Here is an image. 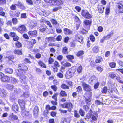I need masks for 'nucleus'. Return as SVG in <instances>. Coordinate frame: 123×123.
I'll return each instance as SVG.
<instances>
[{
    "label": "nucleus",
    "instance_id": "f257e3e1",
    "mask_svg": "<svg viewBox=\"0 0 123 123\" xmlns=\"http://www.w3.org/2000/svg\"><path fill=\"white\" fill-rule=\"evenodd\" d=\"M76 71L75 67H73L69 69L67 72L65 76L67 78L69 79L73 76Z\"/></svg>",
    "mask_w": 123,
    "mask_h": 123
},
{
    "label": "nucleus",
    "instance_id": "f03ea898",
    "mask_svg": "<svg viewBox=\"0 0 123 123\" xmlns=\"http://www.w3.org/2000/svg\"><path fill=\"white\" fill-rule=\"evenodd\" d=\"M19 103L20 105L21 110L22 114L24 115L28 116V112L26 111L25 108V102L22 100H18Z\"/></svg>",
    "mask_w": 123,
    "mask_h": 123
},
{
    "label": "nucleus",
    "instance_id": "7ed1b4c3",
    "mask_svg": "<svg viewBox=\"0 0 123 123\" xmlns=\"http://www.w3.org/2000/svg\"><path fill=\"white\" fill-rule=\"evenodd\" d=\"M61 106L63 108H67L68 111L70 112H71L73 107L72 104L71 102L61 104Z\"/></svg>",
    "mask_w": 123,
    "mask_h": 123
},
{
    "label": "nucleus",
    "instance_id": "20e7f679",
    "mask_svg": "<svg viewBox=\"0 0 123 123\" xmlns=\"http://www.w3.org/2000/svg\"><path fill=\"white\" fill-rule=\"evenodd\" d=\"M81 15L84 18L88 19L92 17L91 15L86 10H83L81 12Z\"/></svg>",
    "mask_w": 123,
    "mask_h": 123
},
{
    "label": "nucleus",
    "instance_id": "39448f33",
    "mask_svg": "<svg viewBox=\"0 0 123 123\" xmlns=\"http://www.w3.org/2000/svg\"><path fill=\"white\" fill-rule=\"evenodd\" d=\"M82 85L83 88L85 91L87 92H91L92 91L91 87L89 85L85 83H83Z\"/></svg>",
    "mask_w": 123,
    "mask_h": 123
},
{
    "label": "nucleus",
    "instance_id": "423d86ee",
    "mask_svg": "<svg viewBox=\"0 0 123 123\" xmlns=\"http://www.w3.org/2000/svg\"><path fill=\"white\" fill-rule=\"evenodd\" d=\"M92 22L90 20H85L83 22L84 26L85 27L87 26V29L89 30L90 28V26L91 25Z\"/></svg>",
    "mask_w": 123,
    "mask_h": 123
},
{
    "label": "nucleus",
    "instance_id": "0eeeda50",
    "mask_svg": "<svg viewBox=\"0 0 123 123\" xmlns=\"http://www.w3.org/2000/svg\"><path fill=\"white\" fill-rule=\"evenodd\" d=\"M75 38L77 41L81 43H83V38L82 36H80L78 34L76 35Z\"/></svg>",
    "mask_w": 123,
    "mask_h": 123
},
{
    "label": "nucleus",
    "instance_id": "6e6552de",
    "mask_svg": "<svg viewBox=\"0 0 123 123\" xmlns=\"http://www.w3.org/2000/svg\"><path fill=\"white\" fill-rule=\"evenodd\" d=\"M28 79L25 75H23L20 77V80L22 83L25 84H26L27 81Z\"/></svg>",
    "mask_w": 123,
    "mask_h": 123
},
{
    "label": "nucleus",
    "instance_id": "1a4fd4ad",
    "mask_svg": "<svg viewBox=\"0 0 123 123\" xmlns=\"http://www.w3.org/2000/svg\"><path fill=\"white\" fill-rule=\"evenodd\" d=\"M1 80L3 82H10V77L4 76L1 78Z\"/></svg>",
    "mask_w": 123,
    "mask_h": 123
},
{
    "label": "nucleus",
    "instance_id": "9d476101",
    "mask_svg": "<svg viewBox=\"0 0 123 123\" xmlns=\"http://www.w3.org/2000/svg\"><path fill=\"white\" fill-rule=\"evenodd\" d=\"M18 29L20 31V32H22L26 31L27 29L25 25H22L18 27Z\"/></svg>",
    "mask_w": 123,
    "mask_h": 123
},
{
    "label": "nucleus",
    "instance_id": "9b49d317",
    "mask_svg": "<svg viewBox=\"0 0 123 123\" xmlns=\"http://www.w3.org/2000/svg\"><path fill=\"white\" fill-rule=\"evenodd\" d=\"M63 31L64 34L66 35H69L72 33V31L70 30L67 28L63 29Z\"/></svg>",
    "mask_w": 123,
    "mask_h": 123
},
{
    "label": "nucleus",
    "instance_id": "f8f14e48",
    "mask_svg": "<svg viewBox=\"0 0 123 123\" xmlns=\"http://www.w3.org/2000/svg\"><path fill=\"white\" fill-rule=\"evenodd\" d=\"M37 31L36 30H34L33 31H29L28 32L29 35L31 37H35L37 36Z\"/></svg>",
    "mask_w": 123,
    "mask_h": 123
},
{
    "label": "nucleus",
    "instance_id": "ddd939ff",
    "mask_svg": "<svg viewBox=\"0 0 123 123\" xmlns=\"http://www.w3.org/2000/svg\"><path fill=\"white\" fill-rule=\"evenodd\" d=\"M37 25V22L35 21H31L30 22V26L31 28L32 29L34 28Z\"/></svg>",
    "mask_w": 123,
    "mask_h": 123
},
{
    "label": "nucleus",
    "instance_id": "4468645a",
    "mask_svg": "<svg viewBox=\"0 0 123 123\" xmlns=\"http://www.w3.org/2000/svg\"><path fill=\"white\" fill-rule=\"evenodd\" d=\"M25 73V71L23 70L22 68L18 70V72H17L18 75L19 76H20L21 77L23 76V75Z\"/></svg>",
    "mask_w": 123,
    "mask_h": 123
},
{
    "label": "nucleus",
    "instance_id": "2eb2a0df",
    "mask_svg": "<svg viewBox=\"0 0 123 123\" xmlns=\"http://www.w3.org/2000/svg\"><path fill=\"white\" fill-rule=\"evenodd\" d=\"M96 81V78L94 76H92L89 80V83L92 84L93 83L95 82Z\"/></svg>",
    "mask_w": 123,
    "mask_h": 123
},
{
    "label": "nucleus",
    "instance_id": "dca6fc26",
    "mask_svg": "<svg viewBox=\"0 0 123 123\" xmlns=\"http://www.w3.org/2000/svg\"><path fill=\"white\" fill-rule=\"evenodd\" d=\"M16 5L20 7L21 8H23L24 7L23 5L21 2H18L17 4L12 5L10 6V8H16Z\"/></svg>",
    "mask_w": 123,
    "mask_h": 123
},
{
    "label": "nucleus",
    "instance_id": "f3484780",
    "mask_svg": "<svg viewBox=\"0 0 123 123\" xmlns=\"http://www.w3.org/2000/svg\"><path fill=\"white\" fill-rule=\"evenodd\" d=\"M38 109L37 107H35L33 110V115L35 117H37L38 114Z\"/></svg>",
    "mask_w": 123,
    "mask_h": 123
},
{
    "label": "nucleus",
    "instance_id": "a211bd4d",
    "mask_svg": "<svg viewBox=\"0 0 123 123\" xmlns=\"http://www.w3.org/2000/svg\"><path fill=\"white\" fill-rule=\"evenodd\" d=\"M36 43V41L35 39H32L30 41H29V44L30 45V48H32Z\"/></svg>",
    "mask_w": 123,
    "mask_h": 123
},
{
    "label": "nucleus",
    "instance_id": "6ab92c4d",
    "mask_svg": "<svg viewBox=\"0 0 123 123\" xmlns=\"http://www.w3.org/2000/svg\"><path fill=\"white\" fill-rule=\"evenodd\" d=\"M53 2L54 4L55 5H61L62 4V2L61 0H54Z\"/></svg>",
    "mask_w": 123,
    "mask_h": 123
},
{
    "label": "nucleus",
    "instance_id": "aec40b11",
    "mask_svg": "<svg viewBox=\"0 0 123 123\" xmlns=\"http://www.w3.org/2000/svg\"><path fill=\"white\" fill-rule=\"evenodd\" d=\"M12 109L15 112L18 111L19 108L18 105L16 104L13 105L12 106Z\"/></svg>",
    "mask_w": 123,
    "mask_h": 123
},
{
    "label": "nucleus",
    "instance_id": "412c9836",
    "mask_svg": "<svg viewBox=\"0 0 123 123\" xmlns=\"http://www.w3.org/2000/svg\"><path fill=\"white\" fill-rule=\"evenodd\" d=\"M68 48L65 46L63 47L62 49V53L64 54H68Z\"/></svg>",
    "mask_w": 123,
    "mask_h": 123
},
{
    "label": "nucleus",
    "instance_id": "4be33fe9",
    "mask_svg": "<svg viewBox=\"0 0 123 123\" xmlns=\"http://www.w3.org/2000/svg\"><path fill=\"white\" fill-rule=\"evenodd\" d=\"M5 87L8 89L12 90L13 88V85L7 84L5 85Z\"/></svg>",
    "mask_w": 123,
    "mask_h": 123
},
{
    "label": "nucleus",
    "instance_id": "5701e85b",
    "mask_svg": "<svg viewBox=\"0 0 123 123\" xmlns=\"http://www.w3.org/2000/svg\"><path fill=\"white\" fill-rule=\"evenodd\" d=\"M12 72V69L9 68L6 69L5 70V72L6 74H11Z\"/></svg>",
    "mask_w": 123,
    "mask_h": 123
},
{
    "label": "nucleus",
    "instance_id": "b1692460",
    "mask_svg": "<svg viewBox=\"0 0 123 123\" xmlns=\"http://www.w3.org/2000/svg\"><path fill=\"white\" fill-rule=\"evenodd\" d=\"M84 97L85 98V102L87 104H88L91 101L90 97H88V98H86L85 96H84Z\"/></svg>",
    "mask_w": 123,
    "mask_h": 123
},
{
    "label": "nucleus",
    "instance_id": "393cba45",
    "mask_svg": "<svg viewBox=\"0 0 123 123\" xmlns=\"http://www.w3.org/2000/svg\"><path fill=\"white\" fill-rule=\"evenodd\" d=\"M7 58L9 60V62L10 63H12V60H13L14 58V57L12 55H10L8 56Z\"/></svg>",
    "mask_w": 123,
    "mask_h": 123
},
{
    "label": "nucleus",
    "instance_id": "a878e982",
    "mask_svg": "<svg viewBox=\"0 0 123 123\" xmlns=\"http://www.w3.org/2000/svg\"><path fill=\"white\" fill-rule=\"evenodd\" d=\"M84 52L82 50H81L79 51L77 54L76 55L78 57H80L82 56L84 54Z\"/></svg>",
    "mask_w": 123,
    "mask_h": 123
},
{
    "label": "nucleus",
    "instance_id": "bb28decb",
    "mask_svg": "<svg viewBox=\"0 0 123 123\" xmlns=\"http://www.w3.org/2000/svg\"><path fill=\"white\" fill-rule=\"evenodd\" d=\"M14 52L15 54L19 55H21L22 54V51L19 50H15L14 51Z\"/></svg>",
    "mask_w": 123,
    "mask_h": 123
},
{
    "label": "nucleus",
    "instance_id": "cd10ccee",
    "mask_svg": "<svg viewBox=\"0 0 123 123\" xmlns=\"http://www.w3.org/2000/svg\"><path fill=\"white\" fill-rule=\"evenodd\" d=\"M92 50L94 52L97 53L99 51L98 47L97 46H94Z\"/></svg>",
    "mask_w": 123,
    "mask_h": 123
},
{
    "label": "nucleus",
    "instance_id": "c85d7f7f",
    "mask_svg": "<svg viewBox=\"0 0 123 123\" xmlns=\"http://www.w3.org/2000/svg\"><path fill=\"white\" fill-rule=\"evenodd\" d=\"M116 12L117 13H123V8H117L116 9Z\"/></svg>",
    "mask_w": 123,
    "mask_h": 123
},
{
    "label": "nucleus",
    "instance_id": "c756f323",
    "mask_svg": "<svg viewBox=\"0 0 123 123\" xmlns=\"http://www.w3.org/2000/svg\"><path fill=\"white\" fill-rule=\"evenodd\" d=\"M86 92L85 94L84 95L88 97H90L92 96V93L91 92Z\"/></svg>",
    "mask_w": 123,
    "mask_h": 123
},
{
    "label": "nucleus",
    "instance_id": "7c9ffc66",
    "mask_svg": "<svg viewBox=\"0 0 123 123\" xmlns=\"http://www.w3.org/2000/svg\"><path fill=\"white\" fill-rule=\"evenodd\" d=\"M91 117L92 119L93 120L96 121L97 119L98 116L96 114L92 115Z\"/></svg>",
    "mask_w": 123,
    "mask_h": 123
},
{
    "label": "nucleus",
    "instance_id": "2f4dec72",
    "mask_svg": "<svg viewBox=\"0 0 123 123\" xmlns=\"http://www.w3.org/2000/svg\"><path fill=\"white\" fill-rule=\"evenodd\" d=\"M60 94L61 96H67V94L65 91L62 90L61 91Z\"/></svg>",
    "mask_w": 123,
    "mask_h": 123
},
{
    "label": "nucleus",
    "instance_id": "473e14b6",
    "mask_svg": "<svg viewBox=\"0 0 123 123\" xmlns=\"http://www.w3.org/2000/svg\"><path fill=\"white\" fill-rule=\"evenodd\" d=\"M38 63L39 65L41 67L44 68H46V66L41 61H40L38 62Z\"/></svg>",
    "mask_w": 123,
    "mask_h": 123
},
{
    "label": "nucleus",
    "instance_id": "72a5a7b5",
    "mask_svg": "<svg viewBox=\"0 0 123 123\" xmlns=\"http://www.w3.org/2000/svg\"><path fill=\"white\" fill-rule=\"evenodd\" d=\"M113 34V33H111L109 34H108L106 36H104V37H105V40H107V39L110 38L111 36Z\"/></svg>",
    "mask_w": 123,
    "mask_h": 123
},
{
    "label": "nucleus",
    "instance_id": "f704fd0d",
    "mask_svg": "<svg viewBox=\"0 0 123 123\" xmlns=\"http://www.w3.org/2000/svg\"><path fill=\"white\" fill-rule=\"evenodd\" d=\"M79 113L82 116H83L85 115V112L81 109H80L79 110Z\"/></svg>",
    "mask_w": 123,
    "mask_h": 123
},
{
    "label": "nucleus",
    "instance_id": "c9c22d12",
    "mask_svg": "<svg viewBox=\"0 0 123 123\" xmlns=\"http://www.w3.org/2000/svg\"><path fill=\"white\" fill-rule=\"evenodd\" d=\"M57 76L59 78H62L63 77V75L62 73L59 72L57 73Z\"/></svg>",
    "mask_w": 123,
    "mask_h": 123
},
{
    "label": "nucleus",
    "instance_id": "e433bc0d",
    "mask_svg": "<svg viewBox=\"0 0 123 123\" xmlns=\"http://www.w3.org/2000/svg\"><path fill=\"white\" fill-rule=\"evenodd\" d=\"M58 95V93H56L52 96V98L54 99L55 101H57V97Z\"/></svg>",
    "mask_w": 123,
    "mask_h": 123
},
{
    "label": "nucleus",
    "instance_id": "4c0bfd02",
    "mask_svg": "<svg viewBox=\"0 0 123 123\" xmlns=\"http://www.w3.org/2000/svg\"><path fill=\"white\" fill-rule=\"evenodd\" d=\"M61 87L63 89H69V87L65 84H62L61 86Z\"/></svg>",
    "mask_w": 123,
    "mask_h": 123
},
{
    "label": "nucleus",
    "instance_id": "58836bf2",
    "mask_svg": "<svg viewBox=\"0 0 123 123\" xmlns=\"http://www.w3.org/2000/svg\"><path fill=\"white\" fill-rule=\"evenodd\" d=\"M116 79L119 82L123 84V81L121 80H120V77L118 75H117V76H116Z\"/></svg>",
    "mask_w": 123,
    "mask_h": 123
},
{
    "label": "nucleus",
    "instance_id": "ea45409f",
    "mask_svg": "<svg viewBox=\"0 0 123 123\" xmlns=\"http://www.w3.org/2000/svg\"><path fill=\"white\" fill-rule=\"evenodd\" d=\"M74 116L77 118H79L80 117V115L77 113V111L76 110L74 111Z\"/></svg>",
    "mask_w": 123,
    "mask_h": 123
},
{
    "label": "nucleus",
    "instance_id": "a19ab883",
    "mask_svg": "<svg viewBox=\"0 0 123 123\" xmlns=\"http://www.w3.org/2000/svg\"><path fill=\"white\" fill-rule=\"evenodd\" d=\"M11 80L12 82L13 83H15L17 82V80L16 79L10 77V81Z\"/></svg>",
    "mask_w": 123,
    "mask_h": 123
},
{
    "label": "nucleus",
    "instance_id": "79ce46f5",
    "mask_svg": "<svg viewBox=\"0 0 123 123\" xmlns=\"http://www.w3.org/2000/svg\"><path fill=\"white\" fill-rule=\"evenodd\" d=\"M67 58L69 60H72L74 59V56L71 55H68L66 56Z\"/></svg>",
    "mask_w": 123,
    "mask_h": 123
},
{
    "label": "nucleus",
    "instance_id": "37998d69",
    "mask_svg": "<svg viewBox=\"0 0 123 123\" xmlns=\"http://www.w3.org/2000/svg\"><path fill=\"white\" fill-rule=\"evenodd\" d=\"M12 116L11 117V119L12 120H17L18 119V117L16 115H13V114L12 113Z\"/></svg>",
    "mask_w": 123,
    "mask_h": 123
},
{
    "label": "nucleus",
    "instance_id": "c03bdc74",
    "mask_svg": "<svg viewBox=\"0 0 123 123\" xmlns=\"http://www.w3.org/2000/svg\"><path fill=\"white\" fill-rule=\"evenodd\" d=\"M82 70V67L80 66L78 68L77 71L78 73H81V72Z\"/></svg>",
    "mask_w": 123,
    "mask_h": 123
},
{
    "label": "nucleus",
    "instance_id": "a18cd8bd",
    "mask_svg": "<svg viewBox=\"0 0 123 123\" xmlns=\"http://www.w3.org/2000/svg\"><path fill=\"white\" fill-rule=\"evenodd\" d=\"M16 46L18 48H19L21 47V43L19 42H17L15 43Z\"/></svg>",
    "mask_w": 123,
    "mask_h": 123
},
{
    "label": "nucleus",
    "instance_id": "49530a36",
    "mask_svg": "<svg viewBox=\"0 0 123 123\" xmlns=\"http://www.w3.org/2000/svg\"><path fill=\"white\" fill-rule=\"evenodd\" d=\"M52 23L54 25H56L58 23L57 21L54 19H52L51 21Z\"/></svg>",
    "mask_w": 123,
    "mask_h": 123
},
{
    "label": "nucleus",
    "instance_id": "de8ad7c7",
    "mask_svg": "<svg viewBox=\"0 0 123 123\" xmlns=\"http://www.w3.org/2000/svg\"><path fill=\"white\" fill-rule=\"evenodd\" d=\"M109 75L110 77L112 78H114L116 76V75L114 73H110Z\"/></svg>",
    "mask_w": 123,
    "mask_h": 123
},
{
    "label": "nucleus",
    "instance_id": "09e8293b",
    "mask_svg": "<svg viewBox=\"0 0 123 123\" xmlns=\"http://www.w3.org/2000/svg\"><path fill=\"white\" fill-rule=\"evenodd\" d=\"M109 65L111 67L113 68L115 66L116 63L115 62H112L110 63Z\"/></svg>",
    "mask_w": 123,
    "mask_h": 123
},
{
    "label": "nucleus",
    "instance_id": "8fccbe9b",
    "mask_svg": "<svg viewBox=\"0 0 123 123\" xmlns=\"http://www.w3.org/2000/svg\"><path fill=\"white\" fill-rule=\"evenodd\" d=\"M102 61V58L101 57H99L96 59V63H100Z\"/></svg>",
    "mask_w": 123,
    "mask_h": 123
},
{
    "label": "nucleus",
    "instance_id": "3c124183",
    "mask_svg": "<svg viewBox=\"0 0 123 123\" xmlns=\"http://www.w3.org/2000/svg\"><path fill=\"white\" fill-rule=\"evenodd\" d=\"M54 39V38L52 37H46L45 39L49 42L51 41Z\"/></svg>",
    "mask_w": 123,
    "mask_h": 123
},
{
    "label": "nucleus",
    "instance_id": "603ef678",
    "mask_svg": "<svg viewBox=\"0 0 123 123\" xmlns=\"http://www.w3.org/2000/svg\"><path fill=\"white\" fill-rule=\"evenodd\" d=\"M90 40L92 42H94L95 40L94 37L92 35H91L90 37Z\"/></svg>",
    "mask_w": 123,
    "mask_h": 123
},
{
    "label": "nucleus",
    "instance_id": "864d4df0",
    "mask_svg": "<svg viewBox=\"0 0 123 123\" xmlns=\"http://www.w3.org/2000/svg\"><path fill=\"white\" fill-rule=\"evenodd\" d=\"M76 89L78 92H81L82 91V89L81 87L79 86L76 88Z\"/></svg>",
    "mask_w": 123,
    "mask_h": 123
},
{
    "label": "nucleus",
    "instance_id": "5fc2aeb1",
    "mask_svg": "<svg viewBox=\"0 0 123 123\" xmlns=\"http://www.w3.org/2000/svg\"><path fill=\"white\" fill-rule=\"evenodd\" d=\"M83 109L86 111H88L89 109V107L87 105H84L83 106Z\"/></svg>",
    "mask_w": 123,
    "mask_h": 123
},
{
    "label": "nucleus",
    "instance_id": "6e6d98bb",
    "mask_svg": "<svg viewBox=\"0 0 123 123\" xmlns=\"http://www.w3.org/2000/svg\"><path fill=\"white\" fill-rule=\"evenodd\" d=\"M107 88L106 87H104L103 88L102 92L103 93H106L107 92Z\"/></svg>",
    "mask_w": 123,
    "mask_h": 123
},
{
    "label": "nucleus",
    "instance_id": "4d7b16f0",
    "mask_svg": "<svg viewBox=\"0 0 123 123\" xmlns=\"http://www.w3.org/2000/svg\"><path fill=\"white\" fill-rule=\"evenodd\" d=\"M88 30H87H87L82 29L81 30V32L83 34H85L87 32Z\"/></svg>",
    "mask_w": 123,
    "mask_h": 123
},
{
    "label": "nucleus",
    "instance_id": "13d9d810",
    "mask_svg": "<svg viewBox=\"0 0 123 123\" xmlns=\"http://www.w3.org/2000/svg\"><path fill=\"white\" fill-rule=\"evenodd\" d=\"M99 83L98 82L96 83L94 86V88L95 89H96L98 88V86H99Z\"/></svg>",
    "mask_w": 123,
    "mask_h": 123
},
{
    "label": "nucleus",
    "instance_id": "bf43d9fd",
    "mask_svg": "<svg viewBox=\"0 0 123 123\" xmlns=\"http://www.w3.org/2000/svg\"><path fill=\"white\" fill-rule=\"evenodd\" d=\"M10 36L11 37H13L16 35V33L14 32H11L10 34Z\"/></svg>",
    "mask_w": 123,
    "mask_h": 123
},
{
    "label": "nucleus",
    "instance_id": "052dcab7",
    "mask_svg": "<svg viewBox=\"0 0 123 123\" xmlns=\"http://www.w3.org/2000/svg\"><path fill=\"white\" fill-rule=\"evenodd\" d=\"M13 40L15 41H17L19 40V37L17 35L13 37Z\"/></svg>",
    "mask_w": 123,
    "mask_h": 123
},
{
    "label": "nucleus",
    "instance_id": "680f3d73",
    "mask_svg": "<svg viewBox=\"0 0 123 123\" xmlns=\"http://www.w3.org/2000/svg\"><path fill=\"white\" fill-rule=\"evenodd\" d=\"M12 21L14 24H16L17 23L18 21L17 19L15 18H13L12 19Z\"/></svg>",
    "mask_w": 123,
    "mask_h": 123
},
{
    "label": "nucleus",
    "instance_id": "e2e57ef3",
    "mask_svg": "<svg viewBox=\"0 0 123 123\" xmlns=\"http://www.w3.org/2000/svg\"><path fill=\"white\" fill-rule=\"evenodd\" d=\"M51 88L55 91H56L57 90V87L55 85L52 86Z\"/></svg>",
    "mask_w": 123,
    "mask_h": 123
},
{
    "label": "nucleus",
    "instance_id": "0e129e2a",
    "mask_svg": "<svg viewBox=\"0 0 123 123\" xmlns=\"http://www.w3.org/2000/svg\"><path fill=\"white\" fill-rule=\"evenodd\" d=\"M21 18H26V13L22 14L21 15Z\"/></svg>",
    "mask_w": 123,
    "mask_h": 123
},
{
    "label": "nucleus",
    "instance_id": "69168bd1",
    "mask_svg": "<svg viewBox=\"0 0 123 123\" xmlns=\"http://www.w3.org/2000/svg\"><path fill=\"white\" fill-rule=\"evenodd\" d=\"M62 39V37L61 36L59 35L56 38V40L58 41H61Z\"/></svg>",
    "mask_w": 123,
    "mask_h": 123
},
{
    "label": "nucleus",
    "instance_id": "338daca9",
    "mask_svg": "<svg viewBox=\"0 0 123 123\" xmlns=\"http://www.w3.org/2000/svg\"><path fill=\"white\" fill-rule=\"evenodd\" d=\"M69 37H66L64 39V42L65 43H67L69 40Z\"/></svg>",
    "mask_w": 123,
    "mask_h": 123
},
{
    "label": "nucleus",
    "instance_id": "774afa93",
    "mask_svg": "<svg viewBox=\"0 0 123 123\" xmlns=\"http://www.w3.org/2000/svg\"><path fill=\"white\" fill-rule=\"evenodd\" d=\"M104 8H98V10L100 13H102L103 12Z\"/></svg>",
    "mask_w": 123,
    "mask_h": 123
}]
</instances>
